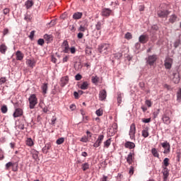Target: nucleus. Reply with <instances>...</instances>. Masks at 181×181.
<instances>
[{
    "mask_svg": "<svg viewBox=\"0 0 181 181\" xmlns=\"http://www.w3.org/2000/svg\"><path fill=\"white\" fill-rule=\"evenodd\" d=\"M145 104L146 105H147V107H148V108H151V107H152V102L150 100H146L145 101Z\"/></svg>",
    "mask_w": 181,
    "mask_h": 181,
    "instance_id": "obj_46",
    "label": "nucleus"
},
{
    "mask_svg": "<svg viewBox=\"0 0 181 181\" xmlns=\"http://www.w3.org/2000/svg\"><path fill=\"white\" fill-rule=\"evenodd\" d=\"M44 39H45V40H47V42H50V40H52V35L45 34L44 35Z\"/></svg>",
    "mask_w": 181,
    "mask_h": 181,
    "instance_id": "obj_43",
    "label": "nucleus"
},
{
    "mask_svg": "<svg viewBox=\"0 0 181 181\" xmlns=\"http://www.w3.org/2000/svg\"><path fill=\"white\" fill-rule=\"evenodd\" d=\"M63 63H66L69 62V56H66L65 57L63 58L62 59Z\"/></svg>",
    "mask_w": 181,
    "mask_h": 181,
    "instance_id": "obj_64",
    "label": "nucleus"
},
{
    "mask_svg": "<svg viewBox=\"0 0 181 181\" xmlns=\"http://www.w3.org/2000/svg\"><path fill=\"white\" fill-rule=\"evenodd\" d=\"M146 63L147 64H149L150 66H153L155 63H156V60H158V55L153 54L149 55L146 59Z\"/></svg>",
    "mask_w": 181,
    "mask_h": 181,
    "instance_id": "obj_4",
    "label": "nucleus"
},
{
    "mask_svg": "<svg viewBox=\"0 0 181 181\" xmlns=\"http://www.w3.org/2000/svg\"><path fill=\"white\" fill-rule=\"evenodd\" d=\"M124 97V94L121 93H117V103L121 104V103H122V98Z\"/></svg>",
    "mask_w": 181,
    "mask_h": 181,
    "instance_id": "obj_30",
    "label": "nucleus"
},
{
    "mask_svg": "<svg viewBox=\"0 0 181 181\" xmlns=\"http://www.w3.org/2000/svg\"><path fill=\"white\" fill-rule=\"evenodd\" d=\"M10 12H11V10L8 8H6L3 10L4 15H9Z\"/></svg>",
    "mask_w": 181,
    "mask_h": 181,
    "instance_id": "obj_47",
    "label": "nucleus"
},
{
    "mask_svg": "<svg viewBox=\"0 0 181 181\" xmlns=\"http://www.w3.org/2000/svg\"><path fill=\"white\" fill-rule=\"evenodd\" d=\"M149 127H144V129L142 130L141 134H142V136H144V138H148L149 136Z\"/></svg>",
    "mask_w": 181,
    "mask_h": 181,
    "instance_id": "obj_20",
    "label": "nucleus"
},
{
    "mask_svg": "<svg viewBox=\"0 0 181 181\" xmlns=\"http://www.w3.org/2000/svg\"><path fill=\"white\" fill-rule=\"evenodd\" d=\"M6 83V78L5 77H2L0 78V86H2V84H5Z\"/></svg>",
    "mask_w": 181,
    "mask_h": 181,
    "instance_id": "obj_49",
    "label": "nucleus"
},
{
    "mask_svg": "<svg viewBox=\"0 0 181 181\" xmlns=\"http://www.w3.org/2000/svg\"><path fill=\"white\" fill-rule=\"evenodd\" d=\"M151 153H153V156L155 158H159V153H158V150H156V148H152Z\"/></svg>",
    "mask_w": 181,
    "mask_h": 181,
    "instance_id": "obj_35",
    "label": "nucleus"
},
{
    "mask_svg": "<svg viewBox=\"0 0 181 181\" xmlns=\"http://www.w3.org/2000/svg\"><path fill=\"white\" fill-rule=\"evenodd\" d=\"M172 64H173V59L167 57L164 61L165 68L168 70H170V69H172Z\"/></svg>",
    "mask_w": 181,
    "mask_h": 181,
    "instance_id": "obj_5",
    "label": "nucleus"
},
{
    "mask_svg": "<svg viewBox=\"0 0 181 181\" xmlns=\"http://www.w3.org/2000/svg\"><path fill=\"white\" fill-rule=\"evenodd\" d=\"M81 18H83V13L81 12H76V13H74L73 15V19H75V21L81 19Z\"/></svg>",
    "mask_w": 181,
    "mask_h": 181,
    "instance_id": "obj_22",
    "label": "nucleus"
},
{
    "mask_svg": "<svg viewBox=\"0 0 181 181\" xmlns=\"http://www.w3.org/2000/svg\"><path fill=\"white\" fill-rule=\"evenodd\" d=\"M26 145H28V146H33V141L32 140V139L28 138L27 139Z\"/></svg>",
    "mask_w": 181,
    "mask_h": 181,
    "instance_id": "obj_39",
    "label": "nucleus"
},
{
    "mask_svg": "<svg viewBox=\"0 0 181 181\" xmlns=\"http://www.w3.org/2000/svg\"><path fill=\"white\" fill-rule=\"evenodd\" d=\"M26 64H28L29 67H31V69H33L35 66H36V61L35 60V59H27Z\"/></svg>",
    "mask_w": 181,
    "mask_h": 181,
    "instance_id": "obj_17",
    "label": "nucleus"
},
{
    "mask_svg": "<svg viewBox=\"0 0 181 181\" xmlns=\"http://www.w3.org/2000/svg\"><path fill=\"white\" fill-rule=\"evenodd\" d=\"M23 114V111L22 109L21 108H18L16 110V111L13 113V117L14 118H18V117H21Z\"/></svg>",
    "mask_w": 181,
    "mask_h": 181,
    "instance_id": "obj_21",
    "label": "nucleus"
},
{
    "mask_svg": "<svg viewBox=\"0 0 181 181\" xmlns=\"http://www.w3.org/2000/svg\"><path fill=\"white\" fill-rule=\"evenodd\" d=\"M28 101L30 110H33V108H35V107H36V105H37V98L36 97V95H30L28 98Z\"/></svg>",
    "mask_w": 181,
    "mask_h": 181,
    "instance_id": "obj_2",
    "label": "nucleus"
},
{
    "mask_svg": "<svg viewBox=\"0 0 181 181\" xmlns=\"http://www.w3.org/2000/svg\"><path fill=\"white\" fill-rule=\"evenodd\" d=\"M103 141H104V135H99L98 139L93 144L94 148H98L103 144Z\"/></svg>",
    "mask_w": 181,
    "mask_h": 181,
    "instance_id": "obj_9",
    "label": "nucleus"
},
{
    "mask_svg": "<svg viewBox=\"0 0 181 181\" xmlns=\"http://www.w3.org/2000/svg\"><path fill=\"white\" fill-rule=\"evenodd\" d=\"M33 158L35 159V160H37L39 159V152L36 150H33L31 151Z\"/></svg>",
    "mask_w": 181,
    "mask_h": 181,
    "instance_id": "obj_25",
    "label": "nucleus"
},
{
    "mask_svg": "<svg viewBox=\"0 0 181 181\" xmlns=\"http://www.w3.org/2000/svg\"><path fill=\"white\" fill-rule=\"evenodd\" d=\"M142 122H144L145 124H148L151 122V118L142 119Z\"/></svg>",
    "mask_w": 181,
    "mask_h": 181,
    "instance_id": "obj_61",
    "label": "nucleus"
},
{
    "mask_svg": "<svg viewBox=\"0 0 181 181\" xmlns=\"http://www.w3.org/2000/svg\"><path fill=\"white\" fill-rule=\"evenodd\" d=\"M169 158H165L163 161V165L164 167L163 168H168V166H169Z\"/></svg>",
    "mask_w": 181,
    "mask_h": 181,
    "instance_id": "obj_38",
    "label": "nucleus"
},
{
    "mask_svg": "<svg viewBox=\"0 0 181 181\" xmlns=\"http://www.w3.org/2000/svg\"><path fill=\"white\" fill-rule=\"evenodd\" d=\"M111 13H112V11L110 8H103L101 12L102 16H106V17L110 16Z\"/></svg>",
    "mask_w": 181,
    "mask_h": 181,
    "instance_id": "obj_15",
    "label": "nucleus"
},
{
    "mask_svg": "<svg viewBox=\"0 0 181 181\" xmlns=\"http://www.w3.org/2000/svg\"><path fill=\"white\" fill-rule=\"evenodd\" d=\"M81 142H88V137L83 136L80 139Z\"/></svg>",
    "mask_w": 181,
    "mask_h": 181,
    "instance_id": "obj_51",
    "label": "nucleus"
},
{
    "mask_svg": "<svg viewBox=\"0 0 181 181\" xmlns=\"http://www.w3.org/2000/svg\"><path fill=\"white\" fill-rule=\"evenodd\" d=\"M134 159H135V153L133 152H130L127 158V162L129 165H132V162H134Z\"/></svg>",
    "mask_w": 181,
    "mask_h": 181,
    "instance_id": "obj_10",
    "label": "nucleus"
},
{
    "mask_svg": "<svg viewBox=\"0 0 181 181\" xmlns=\"http://www.w3.org/2000/svg\"><path fill=\"white\" fill-rule=\"evenodd\" d=\"M161 146L164 149L163 153L166 155L170 153V144H169V142L165 141L161 143Z\"/></svg>",
    "mask_w": 181,
    "mask_h": 181,
    "instance_id": "obj_8",
    "label": "nucleus"
},
{
    "mask_svg": "<svg viewBox=\"0 0 181 181\" xmlns=\"http://www.w3.org/2000/svg\"><path fill=\"white\" fill-rule=\"evenodd\" d=\"M135 134H136V127L135 126V123H132L129 132V135L131 139H135Z\"/></svg>",
    "mask_w": 181,
    "mask_h": 181,
    "instance_id": "obj_6",
    "label": "nucleus"
},
{
    "mask_svg": "<svg viewBox=\"0 0 181 181\" xmlns=\"http://www.w3.org/2000/svg\"><path fill=\"white\" fill-rule=\"evenodd\" d=\"M163 87H164V88H166V90H172V88L170 87V86H169L168 84H164Z\"/></svg>",
    "mask_w": 181,
    "mask_h": 181,
    "instance_id": "obj_63",
    "label": "nucleus"
},
{
    "mask_svg": "<svg viewBox=\"0 0 181 181\" xmlns=\"http://www.w3.org/2000/svg\"><path fill=\"white\" fill-rule=\"evenodd\" d=\"M25 21H32V17L30 15H25L24 18Z\"/></svg>",
    "mask_w": 181,
    "mask_h": 181,
    "instance_id": "obj_59",
    "label": "nucleus"
},
{
    "mask_svg": "<svg viewBox=\"0 0 181 181\" xmlns=\"http://www.w3.org/2000/svg\"><path fill=\"white\" fill-rule=\"evenodd\" d=\"M25 6H26L27 9L32 8V6H33V1H32V0L27 1L25 2Z\"/></svg>",
    "mask_w": 181,
    "mask_h": 181,
    "instance_id": "obj_31",
    "label": "nucleus"
},
{
    "mask_svg": "<svg viewBox=\"0 0 181 181\" xmlns=\"http://www.w3.org/2000/svg\"><path fill=\"white\" fill-rule=\"evenodd\" d=\"M75 78H76V80L77 81H79V80H80L81 78H82V76H81V75L80 74H78L76 75Z\"/></svg>",
    "mask_w": 181,
    "mask_h": 181,
    "instance_id": "obj_57",
    "label": "nucleus"
},
{
    "mask_svg": "<svg viewBox=\"0 0 181 181\" xmlns=\"http://www.w3.org/2000/svg\"><path fill=\"white\" fill-rule=\"evenodd\" d=\"M69 83V76H64L61 78L59 84L61 87H64V86H66V84Z\"/></svg>",
    "mask_w": 181,
    "mask_h": 181,
    "instance_id": "obj_13",
    "label": "nucleus"
},
{
    "mask_svg": "<svg viewBox=\"0 0 181 181\" xmlns=\"http://www.w3.org/2000/svg\"><path fill=\"white\" fill-rule=\"evenodd\" d=\"M92 83H93L94 84L98 83V77L95 76H93L92 77Z\"/></svg>",
    "mask_w": 181,
    "mask_h": 181,
    "instance_id": "obj_50",
    "label": "nucleus"
},
{
    "mask_svg": "<svg viewBox=\"0 0 181 181\" xmlns=\"http://www.w3.org/2000/svg\"><path fill=\"white\" fill-rule=\"evenodd\" d=\"M62 46L64 47V53H70V47H69V42L67 40L63 42Z\"/></svg>",
    "mask_w": 181,
    "mask_h": 181,
    "instance_id": "obj_14",
    "label": "nucleus"
},
{
    "mask_svg": "<svg viewBox=\"0 0 181 181\" xmlns=\"http://www.w3.org/2000/svg\"><path fill=\"white\" fill-rule=\"evenodd\" d=\"M124 147L127 149H134L135 148V144L132 141H126L124 144Z\"/></svg>",
    "mask_w": 181,
    "mask_h": 181,
    "instance_id": "obj_16",
    "label": "nucleus"
},
{
    "mask_svg": "<svg viewBox=\"0 0 181 181\" xmlns=\"http://www.w3.org/2000/svg\"><path fill=\"white\" fill-rule=\"evenodd\" d=\"M100 181H108V176L103 175L102 178H100Z\"/></svg>",
    "mask_w": 181,
    "mask_h": 181,
    "instance_id": "obj_60",
    "label": "nucleus"
},
{
    "mask_svg": "<svg viewBox=\"0 0 181 181\" xmlns=\"http://www.w3.org/2000/svg\"><path fill=\"white\" fill-rule=\"evenodd\" d=\"M87 30V26L86 25H81L80 27L78 28V32H86Z\"/></svg>",
    "mask_w": 181,
    "mask_h": 181,
    "instance_id": "obj_36",
    "label": "nucleus"
},
{
    "mask_svg": "<svg viewBox=\"0 0 181 181\" xmlns=\"http://www.w3.org/2000/svg\"><path fill=\"white\" fill-rule=\"evenodd\" d=\"M180 45V40H177L175 42V43H174L175 47H179Z\"/></svg>",
    "mask_w": 181,
    "mask_h": 181,
    "instance_id": "obj_55",
    "label": "nucleus"
},
{
    "mask_svg": "<svg viewBox=\"0 0 181 181\" xmlns=\"http://www.w3.org/2000/svg\"><path fill=\"white\" fill-rule=\"evenodd\" d=\"M16 59L17 60H23V53L21 51H17L16 53Z\"/></svg>",
    "mask_w": 181,
    "mask_h": 181,
    "instance_id": "obj_26",
    "label": "nucleus"
},
{
    "mask_svg": "<svg viewBox=\"0 0 181 181\" xmlns=\"http://www.w3.org/2000/svg\"><path fill=\"white\" fill-rule=\"evenodd\" d=\"M42 91L43 93V94H47V83H44L42 86Z\"/></svg>",
    "mask_w": 181,
    "mask_h": 181,
    "instance_id": "obj_34",
    "label": "nucleus"
},
{
    "mask_svg": "<svg viewBox=\"0 0 181 181\" xmlns=\"http://www.w3.org/2000/svg\"><path fill=\"white\" fill-rule=\"evenodd\" d=\"M1 111L3 114H6V112H8V107H6V105H3L1 107Z\"/></svg>",
    "mask_w": 181,
    "mask_h": 181,
    "instance_id": "obj_40",
    "label": "nucleus"
},
{
    "mask_svg": "<svg viewBox=\"0 0 181 181\" xmlns=\"http://www.w3.org/2000/svg\"><path fill=\"white\" fill-rule=\"evenodd\" d=\"M173 81L175 84H177V83H179V81H180V78H179V74H176V73H173Z\"/></svg>",
    "mask_w": 181,
    "mask_h": 181,
    "instance_id": "obj_28",
    "label": "nucleus"
},
{
    "mask_svg": "<svg viewBox=\"0 0 181 181\" xmlns=\"http://www.w3.org/2000/svg\"><path fill=\"white\" fill-rule=\"evenodd\" d=\"M177 100L179 102L181 101V88H180L177 92Z\"/></svg>",
    "mask_w": 181,
    "mask_h": 181,
    "instance_id": "obj_41",
    "label": "nucleus"
},
{
    "mask_svg": "<svg viewBox=\"0 0 181 181\" xmlns=\"http://www.w3.org/2000/svg\"><path fill=\"white\" fill-rule=\"evenodd\" d=\"M107 98V90L103 89L99 92V100L100 101H105Z\"/></svg>",
    "mask_w": 181,
    "mask_h": 181,
    "instance_id": "obj_11",
    "label": "nucleus"
},
{
    "mask_svg": "<svg viewBox=\"0 0 181 181\" xmlns=\"http://www.w3.org/2000/svg\"><path fill=\"white\" fill-rule=\"evenodd\" d=\"M51 61L52 62V63H57V59H56V57H54V56L52 55Z\"/></svg>",
    "mask_w": 181,
    "mask_h": 181,
    "instance_id": "obj_62",
    "label": "nucleus"
},
{
    "mask_svg": "<svg viewBox=\"0 0 181 181\" xmlns=\"http://www.w3.org/2000/svg\"><path fill=\"white\" fill-rule=\"evenodd\" d=\"M176 19H177V16H176V15L175 14H173L170 16L169 23H175V22H176Z\"/></svg>",
    "mask_w": 181,
    "mask_h": 181,
    "instance_id": "obj_29",
    "label": "nucleus"
},
{
    "mask_svg": "<svg viewBox=\"0 0 181 181\" xmlns=\"http://www.w3.org/2000/svg\"><path fill=\"white\" fill-rule=\"evenodd\" d=\"M37 43L40 46H43V45H45V40L40 38L37 40Z\"/></svg>",
    "mask_w": 181,
    "mask_h": 181,
    "instance_id": "obj_48",
    "label": "nucleus"
},
{
    "mask_svg": "<svg viewBox=\"0 0 181 181\" xmlns=\"http://www.w3.org/2000/svg\"><path fill=\"white\" fill-rule=\"evenodd\" d=\"M80 88L81 90H87V88H88V83L87 81L83 82V83L80 86Z\"/></svg>",
    "mask_w": 181,
    "mask_h": 181,
    "instance_id": "obj_32",
    "label": "nucleus"
},
{
    "mask_svg": "<svg viewBox=\"0 0 181 181\" xmlns=\"http://www.w3.org/2000/svg\"><path fill=\"white\" fill-rule=\"evenodd\" d=\"M162 119L164 124H166V125H169V124H170L171 122L170 117H169V115H168V114H164L163 115Z\"/></svg>",
    "mask_w": 181,
    "mask_h": 181,
    "instance_id": "obj_18",
    "label": "nucleus"
},
{
    "mask_svg": "<svg viewBox=\"0 0 181 181\" xmlns=\"http://www.w3.org/2000/svg\"><path fill=\"white\" fill-rule=\"evenodd\" d=\"M104 26V23L103 21H98L95 25V29L98 30H101Z\"/></svg>",
    "mask_w": 181,
    "mask_h": 181,
    "instance_id": "obj_27",
    "label": "nucleus"
},
{
    "mask_svg": "<svg viewBox=\"0 0 181 181\" xmlns=\"http://www.w3.org/2000/svg\"><path fill=\"white\" fill-rule=\"evenodd\" d=\"M125 39H127V40H129V39H132V34H131V33H127L125 34Z\"/></svg>",
    "mask_w": 181,
    "mask_h": 181,
    "instance_id": "obj_45",
    "label": "nucleus"
},
{
    "mask_svg": "<svg viewBox=\"0 0 181 181\" xmlns=\"http://www.w3.org/2000/svg\"><path fill=\"white\" fill-rule=\"evenodd\" d=\"M90 168V164H88V163H85L83 164H82V170H83V172H86V170H87V169Z\"/></svg>",
    "mask_w": 181,
    "mask_h": 181,
    "instance_id": "obj_37",
    "label": "nucleus"
},
{
    "mask_svg": "<svg viewBox=\"0 0 181 181\" xmlns=\"http://www.w3.org/2000/svg\"><path fill=\"white\" fill-rule=\"evenodd\" d=\"M95 113L98 117H101V115H103V109H98V110H96Z\"/></svg>",
    "mask_w": 181,
    "mask_h": 181,
    "instance_id": "obj_44",
    "label": "nucleus"
},
{
    "mask_svg": "<svg viewBox=\"0 0 181 181\" xmlns=\"http://www.w3.org/2000/svg\"><path fill=\"white\" fill-rule=\"evenodd\" d=\"M84 37V34L81 32H80L78 35H77V37L78 39H83V37Z\"/></svg>",
    "mask_w": 181,
    "mask_h": 181,
    "instance_id": "obj_56",
    "label": "nucleus"
},
{
    "mask_svg": "<svg viewBox=\"0 0 181 181\" xmlns=\"http://www.w3.org/2000/svg\"><path fill=\"white\" fill-rule=\"evenodd\" d=\"M103 147L104 148H110V145H111V139H108L103 143Z\"/></svg>",
    "mask_w": 181,
    "mask_h": 181,
    "instance_id": "obj_33",
    "label": "nucleus"
},
{
    "mask_svg": "<svg viewBox=\"0 0 181 181\" xmlns=\"http://www.w3.org/2000/svg\"><path fill=\"white\" fill-rule=\"evenodd\" d=\"M50 148H52V145L49 143L45 144V146L42 148L43 153H47L49 151H50Z\"/></svg>",
    "mask_w": 181,
    "mask_h": 181,
    "instance_id": "obj_23",
    "label": "nucleus"
},
{
    "mask_svg": "<svg viewBox=\"0 0 181 181\" xmlns=\"http://www.w3.org/2000/svg\"><path fill=\"white\" fill-rule=\"evenodd\" d=\"M129 175L132 176V175H134V167L131 166L129 171Z\"/></svg>",
    "mask_w": 181,
    "mask_h": 181,
    "instance_id": "obj_58",
    "label": "nucleus"
},
{
    "mask_svg": "<svg viewBox=\"0 0 181 181\" xmlns=\"http://www.w3.org/2000/svg\"><path fill=\"white\" fill-rule=\"evenodd\" d=\"M110 44L103 43L98 45V50L99 53H101L102 54H108V52H110Z\"/></svg>",
    "mask_w": 181,
    "mask_h": 181,
    "instance_id": "obj_1",
    "label": "nucleus"
},
{
    "mask_svg": "<svg viewBox=\"0 0 181 181\" xmlns=\"http://www.w3.org/2000/svg\"><path fill=\"white\" fill-rule=\"evenodd\" d=\"M149 40V35H141L139 38V42L140 43L145 44Z\"/></svg>",
    "mask_w": 181,
    "mask_h": 181,
    "instance_id": "obj_12",
    "label": "nucleus"
},
{
    "mask_svg": "<svg viewBox=\"0 0 181 181\" xmlns=\"http://www.w3.org/2000/svg\"><path fill=\"white\" fill-rule=\"evenodd\" d=\"M6 50H8V47L6 45L2 44L0 45V52L1 54H5L6 53Z\"/></svg>",
    "mask_w": 181,
    "mask_h": 181,
    "instance_id": "obj_24",
    "label": "nucleus"
},
{
    "mask_svg": "<svg viewBox=\"0 0 181 181\" xmlns=\"http://www.w3.org/2000/svg\"><path fill=\"white\" fill-rule=\"evenodd\" d=\"M12 168V170L13 172H16L18 170V163H12V162H8L6 164V170H9Z\"/></svg>",
    "mask_w": 181,
    "mask_h": 181,
    "instance_id": "obj_7",
    "label": "nucleus"
},
{
    "mask_svg": "<svg viewBox=\"0 0 181 181\" xmlns=\"http://www.w3.org/2000/svg\"><path fill=\"white\" fill-rule=\"evenodd\" d=\"M64 142V138L62 137L57 140L56 144L57 145H62Z\"/></svg>",
    "mask_w": 181,
    "mask_h": 181,
    "instance_id": "obj_42",
    "label": "nucleus"
},
{
    "mask_svg": "<svg viewBox=\"0 0 181 181\" xmlns=\"http://www.w3.org/2000/svg\"><path fill=\"white\" fill-rule=\"evenodd\" d=\"M162 6H163V5L160 6V10L157 11V15L158 18H168L170 14V11L162 8Z\"/></svg>",
    "mask_w": 181,
    "mask_h": 181,
    "instance_id": "obj_3",
    "label": "nucleus"
},
{
    "mask_svg": "<svg viewBox=\"0 0 181 181\" xmlns=\"http://www.w3.org/2000/svg\"><path fill=\"white\" fill-rule=\"evenodd\" d=\"M48 25H49V28H51V26H54L56 25V20H52Z\"/></svg>",
    "mask_w": 181,
    "mask_h": 181,
    "instance_id": "obj_53",
    "label": "nucleus"
},
{
    "mask_svg": "<svg viewBox=\"0 0 181 181\" xmlns=\"http://www.w3.org/2000/svg\"><path fill=\"white\" fill-rule=\"evenodd\" d=\"M69 29L71 31V32H74L76 30V26L74 25H70L69 26Z\"/></svg>",
    "mask_w": 181,
    "mask_h": 181,
    "instance_id": "obj_52",
    "label": "nucleus"
},
{
    "mask_svg": "<svg viewBox=\"0 0 181 181\" xmlns=\"http://www.w3.org/2000/svg\"><path fill=\"white\" fill-rule=\"evenodd\" d=\"M69 51L71 53V54H74L76 53V47H72L69 48Z\"/></svg>",
    "mask_w": 181,
    "mask_h": 181,
    "instance_id": "obj_54",
    "label": "nucleus"
},
{
    "mask_svg": "<svg viewBox=\"0 0 181 181\" xmlns=\"http://www.w3.org/2000/svg\"><path fill=\"white\" fill-rule=\"evenodd\" d=\"M163 180L167 181L168 177L169 176V170H168V168H163Z\"/></svg>",
    "mask_w": 181,
    "mask_h": 181,
    "instance_id": "obj_19",
    "label": "nucleus"
}]
</instances>
